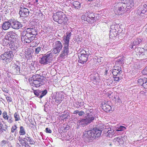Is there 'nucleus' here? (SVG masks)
Instances as JSON below:
<instances>
[{"label":"nucleus","mask_w":147,"mask_h":147,"mask_svg":"<svg viewBox=\"0 0 147 147\" xmlns=\"http://www.w3.org/2000/svg\"><path fill=\"white\" fill-rule=\"evenodd\" d=\"M37 34L36 29L34 28H28L27 30L24 31L21 34V39L24 43H30L34 40Z\"/></svg>","instance_id":"obj_1"},{"label":"nucleus","mask_w":147,"mask_h":147,"mask_svg":"<svg viewBox=\"0 0 147 147\" xmlns=\"http://www.w3.org/2000/svg\"><path fill=\"white\" fill-rule=\"evenodd\" d=\"M101 130L97 128L84 132L83 136L91 139H96L99 137L101 134Z\"/></svg>","instance_id":"obj_2"},{"label":"nucleus","mask_w":147,"mask_h":147,"mask_svg":"<svg viewBox=\"0 0 147 147\" xmlns=\"http://www.w3.org/2000/svg\"><path fill=\"white\" fill-rule=\"evenodd\" d=\"M28 81L31 85L34 87H38L42 84V79L38 75H34Z\"/></svg>","instance_id":"obj_3"},{"label":"nucleus","mask_w":147,"mask_h":147,"mask_svg":"<svg viewBox=\"0 0 147 147\" xmlns=\"http://www.w3.org/2000/svg\"><path fill=\"white\" fill-rule=\"evenodd\" d=\"M13 57L12 51L5 52L0 55V60L4 63L7 64L10 63L13 59Z\"/></svg>","instance_id":"obj_4"},{"label":"nucleus","mask_w":147,"mask_h":147,"mask_svg":"<svg viewBox=\"0 0 147 147\" xmlns=\"http://www.w3.org/2000/svg\"><path fill=\"white\" fill-rule=\"evenodd\" d=\"M65 14L61 11L54 13L53 16V20L55 21L58 22L59 24L65 22Z\"/></svg>","instance_id":"obj_5"},{"label":"nucleus","mask_w":147,"mask_h":147,"mask_svg":"<svg viewBox=\"0 0 147 147\" xmlns=\"http://www.w3.org/2000/svg\"><path fill=\"white\" fill-rule=\"evenodd\" d=\"M52 53L50 52H48L40 59L39 60V62L41 64H47L52 61Z\"/></svg>","instance_id":"obj_6"},{"label":"nucleus","mask_w":147,"mask_h":147,"mask_svg":"<svg viewBox=\"0 0 147 147\" xmlns=\"http://www.w3.org/2000/svg\"><path fill=\"white\" fill-rule=\"evenodd\" d=\"M62 47V43L60 41L57 40L55 42L53 45V53L55 54H57L59 53Z\"/></svg>","instance_id":"obj_7"},{"label":"nucleus","mask_w":147,"mask_h":147,"mask_svg":"<svg viewBox=\"0 0 147 147\" xmlns=\"http://www.w3.org/2000/svg\"><path fill=\"white\" fill-rule=\"evenodd\" d=\"M94 117L92 115H88V117L85 119H82L78 122V125H85L91 123L94 120Z\"/></svg>","instance_id":"obj_8"},{"label":"nucleus","mask_w":147,"mask_h":147,"mask_svg":"<svg viewBox=\"0 0 147 147\" xmlns=\"http://www.w3.org/2000/svg\"><path fill=\"white\" fill-rule=\"evenodd\" d=\"M17 35V34L14 32H9L5 36L4 40L5 41V40L7 41L8 40V42L7 41L6 42L9 43V41H10V42L13 40H15L16 39Z\"/></svg>","instance_id":"obj_9"},{"label":"nucleus","mask_w":147,"mask_h":147,"mask_svg":"<svg viewBox=\"0 0 147 147\" xmlns=\"http://www.w3.org/2000/svg\"><path fill=\"white\" fill-rule=\"evenodd\" d=\"M69 46H63V50L60 55V57L64 59L67 57L69 53Z\"/></svg>","instance_id":"obj_10"},{"label":"nucleus","mask_w":147,"mask_h":147,"mask_svg":"<svg viewBox=\"0 0 147 147\" xmlns=\"http://www.w3.org/2000/svg\"><path fill=\"white\" fill-rule=\"evenodd\" d=\"M71 34L70 32H67L66 33V36L63 37V46H69V44Z\"/></svg>","instance_id":"obj_11"},{"label":"nucleus","mask_w":147,"mask_h":147,"mask_svg":"<svg viewBox=\"0 0 147 147\" xmlns=\"http://www.w3.org/2000/svg\"><path fill=\"white\" fill-rule=\"evenodd\" d=\"M118 5L120 6L118 8V11H119V15L122 14L125 12L128 11V9L125 6V5L123 2L119 3Z\"/></svg>","instance_id":"obj_12"},{"label":"nucleus","mask_w":147,"mask_h":147,"mask_svg":"<svg viewBox=\"0 0 147 147\" xmlns=\"http://www.w3.org/2000/svg\"><path fill=\"white\" fill-rule=\"evenodd\" d=\"M123 2L128 10L134 7V4L133 0H123Z\"/></svg>","instance_id":"obj_13"},{"label":"nucleus","mask_w":147,"mask_h":147,"mask_svg":"<svg viewBox=\"0 0 147 147\" xmlns=\"http://www.w3.org/2000/svg\"><path fill=\"white\" fill-rule=\"evenodd\" d=\"M19 13L22 17H26L29 14L28 9L25 7L21 8L19 11Z\"/></svg>","instance_id":"obj_14"},{"label":"nucleus","mask_w":147,"mask_h":147,"mask_svg":"<svg viewBox=\"0 0 147 147\" xmlns=\"http://www.w3.org/2000/svg\"><path fill=\"white\" fill-rule=\"evenodd\" d=\"M88 57L87 55L80 54V56H79V62L83 64L85 63L87 61Z\"/></svg>","instance_id":"obj_15"},{"label":"nucleus","mask_w":147,"mask_h":147,"mask_svg":"<svg viewBox=\"0 0 147 147\" xmlns=\"http://www.w3.org/2000/svg\"><path fill=\"white\" fill-rule=\"evenodd\" d=\"M12 27L15 29H18L21 28L22 25L21 23L16 21H13L11 24Z\"/></svg>","instance_id":"obj_16"},{"label":"nucleus","mask_w":147,"mask_h":147,"mask_svg":"<svg viewBox=\"0 0 147 147\" xmlns=\"http://www.w3.org/2000/svg\"><path fill=\"white\" fill-rule=\"evenodd\" d=\"M11 66L12 68V70L14 74H20V67L15 64H13Z\"/></svg>","instance_id":"obj_17"},{"label":"nucleus","mask_w":147,"mask_h":147,"mask_svg":"<svg viewBox=\"0 0 147 147\" xmlns=\"http://www.w3.org/2000/svg\"><path fill=\"white\" fill-rule=\"evenodd\" d=\"M89 16H88L85 19H84V20L87 21L88 22H93L94 21L95 16L93 13H90L89 15Z\"/></svg>","instance_id":"obj_18"},{"label":"nucleus","mask_w":147,"mask_h":147,"mask_svg":"<svg viewBox=\"0 0 147 147\" xmlns=\"http://www.w3.org/2000/svg\"><path fill=\"white\" fill-rule=\"evenodd\" d=\"M43 46H41L37 47L35 48L34 53L36 54H40L43 51Z\"/></svg>","instance_id":"obj_19"},{"label":"nucleus","mask_w":147,"mask_h":147,"mask_svg":"<svg viewBox=\"0 0 147 147\" xmlns=\"http://www.w3.org/2000/svg\"><path fill=\"white\" fill-rule=\"evenodd\" d=\"M10 23L9 22H5L3 23L2 28L4 30H8L9 28L11 26Z\"/></svg>","instance_id":"obj_20"},{"label":"nucleus","mask_w":147,"mask_h":147,"mask_svg":"<svg viewBox=\"0 0 147 147\" xmlns=\"http://www.w3.org/2000/svg\"><path fill=\"white\" fill-rule=\"evenodd\" d=\"M113 142H115L117 145H119L122 143L123 139L121 137H119L115 138L113 140Z\"/></svg>","instance_id":"obj_21"},{"label":"nucleus","mask_w":147,"mask_h":147,"mask_svg":"<svg viewBox=\"0 0 147 147\" xmlns=\"http://www.w3.org/2000/svg\"><path fill=\"white\" fill-rule=\"evenodd\" d=\"M105 131L108 133V135H109V137L114 134V130L111 128H105Z\"/></svg>","instance_id":"obj_22"},{"label":"nucleus","mask_w":147,"mask_h":147,"mask_svg":"<svg viewBox=\"0 0 147 147\" xmlns=\"http://www.w3.org/2000/svg\"><path fill=\"white\" fill-rule=\"evenodd\" d=\"M6 125H3L2 123L0 121V133H2L6 131V127H4Z\"/></svg>","instance_id":"obj_23"},{"label":"nucleus","mask_w":147,"mask_h":147,"mask_svg":"<svg viewBox=\"0 0 147 147\" xmlns=\"http://www.w3.org/2000/svg\"><path fill=\"white\" fill-rule=\"evenodd\" d=\"M73 6L76 9H78L80 7L81 4L78 1H74L73 3Z\"/></svg>","instance_id":"obj_24"},{"label":"nucleus","mask_w":147,"mask_h":147,"mask_svg":"<svg viewBox=\"0 0 147 147\" xmlns=\"http://www.w3.org/2000/svg\"><path fill=\"white\" fill-rule=\"evenodd\" d=\"M40 93V95L38 96V97L40 98H42L43 96H45L47 94V90H44L41 91L40 92H39Z\"/></svg>","instance_id":"obj_25"},{"label":"nucleus","mask_w":147,"mask_h":147,"mask_svg":"<svg viewBox=\"0 0 147 147\" xmlns=\"http://www.w3.org/2000/svg\"><path fill=\"white\" fill-rule=\"evenodd\" d=\"M103 109L106 112H107L111 111V107L109 105H106L105 106H103Z\"/></svg>","instance_id":"obj_26"},{"label":"nucleus","mask_w":147,"mask_h":147,"mask_svg":"<svg viewBox=\"0 0 147 147\" xmlns=\"http://www.w3.org/2000/svg\"><path fill=\"white\" fill-rule=\"evenodd\" d=\"M73 113L74 114H78V115L79 116H82V115H84L85 114V113L83 111H80L78 110L75 111Z\"/></svg>","instance_id":"obj_27"},{"label":"nucleus","mask_w":147,"mask_h":147,"mask_svg":"<svg viewBox=\"0 0 147 147\" xmlns=\"http://www.w3.org/2000/svg\"><path fill=\"white\" fill-rule=\"evenodd\" d=\"M146 80V79L145 78L143 79L140 78L138 80V82L140 85H141L142 86V85H143V84H144V81H145Z\"/></svg>","instance_id":"obj_28"},{"label":"nucleus","mask_w":147,"mask_h":147,"mask_svg":"<svg viewBox=\"0 0 147 147\" xmlns=\"http://www.w3.org/2000/svg\"><path fill=\"white\" fill-rule=\"evenodd\" d=\"M20 134L21 135H24L26 134V132L24 128L22 126L20 127Z\"/></svg>","instance_id":"obj_29"},{"label":"nucleus","mask_w":147,"mask_h":147,"mask_svg":"<svg viewBox=\"0 0 147 147\" xmlns=\"http://www.w3.org/2000/svg\"><path fill=\"white\" fill-rule=\"evenodd\" d=\"M24 139L29 141L31 144H33L35 143V142L34 140L30 137L26 136L25 138H24Z\"/></svg>","instance_id":"obj_30"},{"label":"nucleus","mask_w":147,"mask_h":147,"mask_svg":"<svg viewBox=\"0 0 147 147\" xmlns=\"http://www.w3.org/2000/svg\"><path fill=\"white\" fill-rule=\"evenodd\" d=\"M18 140L22 145V146L25 145V143L24 140L20 136L18 138Z\"/></svg>","instance_id":"obj_31"},{"label":"nucleus","mask_w":147,"mask_h":147,"mask_svg":"<svg viewBox=\"0 0 147 147\" xmlns=\"http://www.w3.org/2000/svg\"><path fill=\"white\" fill-rule=\"evenodd\" d=\"M113 70H115L116 71H118V72L121 73V68L120 67L115 65L114 67H113Z\"/></svg>","instance_id":"obj_32"},{"label":"nucleus","mask_w":147,"mask_h":147,"mask_svg":"<svg viewBox=\"0 0 147 147\" xmlns=\"http://www.w3.org/2000/svg\"><path fill=\"white\" fill-rule=\"evenodd\" d=\"M17 127L16 125H15L12 126L11 128V132L12 133H13L15 132L16 133L15 134V136H16V132L17 131Z\"/></svg>","instance_id":"obj_33"},{"label":"nucleus","mask_w":147,"mask_h":147,"mask_svg":"<svg viewBox=\"0 0 147 147\" xmlns=\"http://www.w3.org/2000/svg\"><path fill=\"white\" fill-rule=\"evenodd\" d=\"M123 62V60L122 58H120L117 60L115 62V65L118 66V65H121Z\"/></svg>","instance_id":"obj_34"},{"label":"nucleus","mask_w":147,"mask_h":147,"mask_svg":"<svg viewBox=\"0 0 147 147\" xmlns=\"http://www.w3.org/2000/svg\"><path fill=\"white\" fill-rule=\"evenodd\" d=\"M141 42V40L140 39L137 38L133 42L132 45H138L140 44Z\"/></svg>","instance_id":"obj_35"},{"label":"nucleus","mask_w":147,"mask_h":147,"mask_svg":"<svg viewBox=\"0 0 147 147\" xmlns=\"http://www.w3.org/2000/svg\"><path fill=\"white\" fill-rule=\"evenodd\" d=\"M141 12L143 13H144L146 11H147V5L146 4H144L143 6Z\"/></svg>","instance_id":"obj_36"},{"label":"nucleus","mask_w":147,"mask_h":147,"mask_svg":"<svg viewBox=\"0 0 147 147\" xmlns=\"http://www.w3.org/2000/svg\"><path fill=\"white\" fill-rule=\"evenodd\" d=\"M14 116L16 121H18L20 120L19 116L17 113H14Z\"/></svg>","instance_id":"obj_37"},{"label":"nucleus","mask_w":147,"mask_h":147,"mask_svg":"<svg viewBox=\"0 0 147 147\" xmlns=\"http://www.w3.org/2000/svg\"><path fill=\"white\" fill-rule=\"evenodd\" d=\"M80 54H84L86 55H87L88 56L90 55L89 52L88 51H86L85 50H83L81 51V53Z\"/></svg>","instance_id":"obj_38"},{"label":"nucleus","mask_w":147,"mask_h":147,"mask_svg":"<svg viewBox=\"0 0 147 147\" xmlns=\"http://www.w3.org/2000/svg\"><path fill=\"white\" fill-rule=\"evenodd\" d=\"M3 117V118H4L5 119H7L8 117V115H7V113L5 111H4L2 113Z\"/></svg>","instance_id":"obj_39"},{"label":"nucleus","mask_w":147,"mask_h":147,"mask_svg":"<svg viewBox=\"0 0 147 147\" xmlns=\"http://www.w3.org/2000/svg\"><path fill=\"white\" fill-rule=\"evenodd\" d=\"M126 129V128L122 126H120L119 127L117 130V131H121L124 130Z\"/></svg>","instance_id":"obj_40"},{"label":"nucleus","mask_w":147,"mask_h":147,"mask_svg":"<svg viewBox=\"0 0 147 147\" xmlns=\"http://www.w3.org/2000/svg\"><path fill=\"white\" fill-rule=\"evenodd\" d=\"M120 72H118V71H116L115 70H113L112 71V73L115 76H117Z\"/></svg>","instance_id":"obj_41"},{"label":"nucleus","mask_w":147,"mask_h":147,"mask_svg":"<svg viewBox=\"0 0 147 147\" xmlns=\"http://www.w3.org/2000/svg\"><path fill=\"white\" fill-rule=\"evenodd\" d=\"M142 73L144 75H147V66L142 71Z\"/></svg>","instance_id":"obj_42"},{"label":"nucleus","mask_w":147,"mask_h":147,"mask_svg":"<svg viewBox=\"0 0 147 147\" xmlns=\"http://www.w3.org/2000/svg\"><path fill=\"white\" fill-rule=\"evenodd\" d=\"M55 102L58 103H60L61 102V100L60 98L57 97L55 99Z\"/></svg>","instance_id":"obj_43"},{"label":"nucleus","mask_w":147,"mask_h":147,"mask_svg":"<svg viewBox=\"0 0 147 147\" xmlns=\"http://www.w3.org/2000/svg\"><path fill=\"white\" fill-rule=\"evenodd\" d=\"M142 9H141L140 8H139L138 10H137V12L136 13V14H138L139 15H141L142 13H143L142 12Z\"/></svg>","instance_id":"obj_44"},{"label":"nucleus","mask_w":147,"mask_h":147,"mask_svg":"<svg viewBox=\"0 0 147 147\" xmlns=\"http://www.w3.org/2000/svg\"><path fill=\"white\" fill-rule=\"evenodd\" d=\"M145 89H147V79L145 81H144V82L143 84V85L142 86Z\"/></svg>","instance_id":"obj_45"},{"label":"nucleus","mask_w":147,"mask_h":147,"mask_svg":"<svg viewBox=\"0 0 147 147\" xmlns=\"http://www.w3.org/2000/svg\"><path fill=\"white\" fill-rule=\"evenodd\" d=\"M103 61V59L102 57L98 58L97 62L98 63L102 62Z\"/></svg>","instance_id":"obj_46"},{"label":"nucleus","mask_w":147,"mask_h":147,"mask_svg":"<svg viewBox=\"0 0 147 147\" xmlns=\"http://www.w3.org/2000/svg\"><path fill=\"white\" fill-rule=\"evenodd\" d=\"M6 100L8 102H9L12 101V98L9 96H7L6 97Z\"/></svg>","instance_id":"obj_47"},{"label":"nucleus","mask_w":147,"mask_h":147,"mask_svg":"<svg viewBox=\"0 0 147 147\" xmlns=\"http://www.w3.org/2000/svg\"><path fill=\"white\" fill-rule=\"evenodd\" d=\"M14 136H13L12 134H10V136L9 138V139L10 140H13V139L14 138Z\"/></svg>","instance_id":"obj_48"},{"label":"nucleus","mask_w":147,"mask_h":147,"mask_svg":"<svg viewBox=\"0 0 147 147\" xmlns=\"http://www.w3.org/2000/svg\"><path fill=\"white\" fill-rule=\"evenodd\" d=\"M6 143V141L5 140H2L1 143V145L2 146H4Z\"/></svg>","instance_id":"obj_49"},{"label":"nucleus","mask_w":147,"mask_h":147,"mask_svg":"<svg viewBox=\"0 0 147 147\" xmlns=\"http://www.w3.org/2000/svg\"><path fill=\"white\" fill-rule=\"evenodd\" d=\"M46 131L47 133H51L52 132L51 130L48 128H46Z\"/></svg>","instance_id":"obj_50"},{"label":"nucleus","mask_w":147,"mask_h":147,"mask_svg":"<svg viewBox=\"0 0 147 147\" xmlns=\"http://www.w3.org/2000/svg\"><path fill=\"white\" fill-rule=\"evenodd\" d=\"M114 80L115 81H116L118 82L119 80V77L115 76L114 77Z\"/></svg>","instance_id":"obj_51"},{"label":"nucleus","mask_w":147,"mask_h":147,"mask_svg":"<svg viewBox=\"0 0 147 147\" xmlns=\"http://www.w3.org/2000/svg\"><path fill=\"white\" fill-rule=\"evenodd\" d=\"M34 93L38 97V96H40V94L39 93H38V92L37 91H35L34 92Z\"/></svg>","instance_id":"obj_52"},{"label":"nucleus","mask_w":147,"mask_h":147,"mask_svg":"<svg viewBox=\"0 0 147 147\" xmlns=\"http://www.w3.org/2000/svg\"><path fill=\"white\" fill-rule=\"evenodd\" d=\"M6 119L7 120L8 122L9 123H11L12 122V121L11 120V118L9 119V117H8V119Z\"/></svg>","instance_id":"obj_53"},{"label":"nucleus","mask_w":147,"mask_h":147,"mask_svg":"<svg viewBox=\"0 0 147 147\" xmlns=\"http://www.w3.org/2000/svg\"><path fill=\"white\" fill-rule=\"evenodd\" d=\"M16 147H21V145H20L18 143V141H17L16 144Z\"/></svg>","instance_id":"obj_54"},{"label":"nucleus","mask_w":147,"mask_h":147,"mask_svg":"<svg viewBox=\"0 0 147 147\" xmlns=\"http://www.w3.org/2000/svg\"><path fill=\"white\" fill-rule=\"evenodd\" d=\"M25 55V57L26 58H27V59H28V55Z\"/></svg>","instance_id":"obj_55"},{"label":"nucleus","mask_w":147,"mask_h":147,"mask_svg":"<svg viewBox=\"0 0 147 147\" xmlns=\"http://www.w3.org/2000/svg\"><path fill=\"white\" fill-rule=\"evenodd\" d=\"M108 70V69H107L105 70V72H106V73H107Z\"/></svg>","instance_id":"obj_56"},{"label":"nucleus","mask_w":147,"mask_h":147,"mask_svg":"<svg viewBox=\"0 0 147 147\" xmlns=\"http://www.w3.org/2000/svg\"><path fill=\"white\" fill-rule=\"evenodd\" d=\"M112 33V31L111 30L110 31V33L111 34V33Z\"/></svg>","instance_id":"obj_57"},{"label":"nucleus","mask_w":147,"mask_h":147,"mask_svg":"<svg viewBox=\"0 0 147 147\" xmlns=\"http://www.w3.org/2000/svg\"><path fill=\"white\" fill-rule=\"evenodd\" d=\"M2 112L0 110V115L1 114Z\"/></svg>","instance_id":"obj_58"},{"label":"nucleus","mask_w":147,"mask_h":147,"mask_svg":"<svg viewBox=\"0 0 147 147\" xmlns=\"http://www.w3.org/2000/svg\"><path fill=\"white\" fill-rule=\"evenodd\" d=\"M113 30H115V29H114Z\"/></svg>","instance_id":"obj_59"},{"label":"nucleus","mask_w":147,"mask_h":147,"mask_svg":"<svg viewBox=\"0 0 147 147\" xmlns=\"http://www.w3.org/2000/svg\"><path fill=\"white\" fill-rule=\"evenodd\" d=\"M92 16L91 17H92ZM90 17H91V16H90Z\"/></svg>","instance_id":"obj_60"}]
</instances>
